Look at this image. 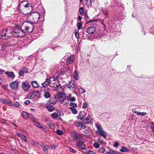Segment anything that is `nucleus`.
I'll list each match as a JSON object with an SVG mask.
<instances>
[{
    "instance_id": "1",
    "label": "nucleus",
    "mask_w": 154,
    "mask_h": 154,
    "mask_svg": "<svg viewBox=\"0 0 154 154\" xmlns=\"http://www.w3.org/2000/svg\"><path fill=\"white\" fill-rule=\"evenodd\" d=\"M40 18V15L37 12H32L27 17L28 22H25L22 25L21 29L25 30L29 32H32L34 28L32 23H36L38 22Z\"/></svg>"
},
{
    "instance_id": "2",
    "label": "nucleus",
    "mask_w": 154,
    "mask_h": 154,
    "mask_svg": "<svg viewBox=\"0 0 154 154\" xmlns=\"http://www.w3.org/2000/svg\"><path fill=\"white\" fill-rule=\"evenodd\" d=\"M11 34L13 36L23 37L25 35V32L20 29L19 27H16L15 28L14 31L11 32L8 31V29H5L2 30L1 33V36L4 39H8L10 36Z\"/></svg>"
},
{
    "instance_id": "3",
    "label": "nucleus",
    "mask_w": 154,
    "mask_h": 154,
    "mask_svg": "<svg viewBox=\"0 0 154 154\" xmlns=\"http://www.w3.org/2000/svg\"><path fill=\"white\" fill-rule=\"evenodd\" d=\"M20 5L24 6L23 11L22 12L23 14H27L30 13L33 9L31 4L28 3L26 1H23L20 4Z\"/></svg>"
},
{
    "instance_id": "4",
    "label": "nucleus",
    "mask_w": 154,
    "mask_h": 154,
    "mask_svg": "<svg viewBox=\"0 0 154 154\" xmlns=\"http://www.w3.org/2000/svg\"><path fill=\"white\" fill-rule=\"evenodd\" d=\"M96 127L97 128V134L98 135L102 136L104 138H106V134L103 130L101 125L99 124H96Z\"/></svg>"
},
{
    "instance_id": "5",
    "label": "nucleus",
    "mask_w": 154,
    "mask_h": 154,
    "mask_svg": "<svg viewBox=\"0 0 154 154\" xmlns=\"http://www.w3.org/2000/svg\"><path fill=\"white\" fill-rule=\"evenodd\" d=\"M57 99L56 96H54L53 98L49 99L47 102V104L48 105H51L54 106L57 101Z\"/></svg>"
},
{
    "instance_id": "6",
    "label": "nucleus",
    "mask_w": 154,
    "mask_h": 154,
    "mask_svg": "<svg viewBox=\"0 0 154 154\" xmlns=\"http://www.w3.org/2000/svg\"><path fill=\"white\" fill-rule=\"evenodd\" d=\"M21 86L22 88L24 91L28 90L30 87L29 84L28 82H23L21 84Z\"/></svg>"
},
{
    "instance_id": "7",
    "label": "nucleus",
    "mask_w": 154,
    "mask_h": 154,
    "mask_svg": "<svg viewBox=\"0 0 154 154\" xmlns=\"http://www.w3.org/2000/svg\"><path fill=\"white\" fill-rule=\"evenodd\" d=\"M10 86L11 89L13 90H16L18 87V83L16 81L14 82H13L10 83Z\"/></svg>"
},
{
    "instance_id": "8",
    "label": "nucleus",
    "mask_w": 154,
    "mask_h": 154,
    "mask_svg": "<svg viewBox=\"0 0 154 154\" xmlns=\"http://www.w3.org/2000/svg\"><path fill=\"white\" fill-rule=\"evenodd\" d=\"M21 115L23 117V118L25 119H26L29 118L33 119L34 117L31 114H29L27 113L24 112H22Z\"/></svg>"
},
{
    "instance_id": "9",
    "label": "nucleus",
    "mask_w": 154,
    "mask_h": 154,
    "mask_svg": "<svg viewBox=\"0 0 154 154\" xmlns=\"http://www.w3.org/2000/svg\"><path fill=\"white\" fill-rule=\"evenodd\" d=\"M96 31V29L93 26H90L87 28L86 31L89 34H92Z\"/></svg>"
},
{
    "instance_id": "10",
    "label": "nucleus",
    "mask_w": 154,
    "mask_h": 154,
    "mask_svg": "<svg viewBox=\"0 0 154 154\" xmlns=\"http://www.w3.org/2000/svg\"><path fill=\"white\" fill-rule=\"evenodd\" d=\"M76 145L80 149H84L85 147V144L82 141H79L76 143Z\"/></svg>"
},
{
    "instance_id": "11",
    "label": "nucleus",
    "mask_w": 154,
    "mask_h": 154,
    "mask_svg": "<svg viewBox=\"0 0 154 154\" xmlns=\"http://www.w3.org/2000/svg\"><path fill=\"white\" fill-rule=\"evenodd\" d=\"M74 57L73 55H71L66 60V62L67 64H72L73 61Z\"/></svg>"
},
{
    "instance_id": "12",
    "label": "nucleus",
    "mask_w": 154,
    "mask_h": 154,
    "mask_svg": "<svg viewBox=\"0 0 154 154\" xmlns=\"http://www.w3.org/2000/svg\"><path fill=\"white\" fill-rule=\"evenodd\" d=\"M28 72V70L27 68L26 67H24L20 70L19 73V75L20 76H22L23 75L24 73H27Z\"/></svg>"
},
{
    "instance_id": "13",
    "label": "nucleus",
    "mask_w": 154,
    "mask_h": 154,
    "mask_svg": "<svg viewBox=\"0 0 154 154\" xmlns=\"http://www.w3.org/2000/svg\"><path fill=\"white\" fill-rule=\"evenodd\" d=\"M67 85L68 86V88L70 90L72 91H74L76 88L75 86L73 85L72 83H71V82L69 83L68 84L66 83Z\"/></svg>"
},
{
    "instance_id": "14",
    "label": "nucleus",
    "mask_w": 154,
    "mask_h": 154,
    "mask_svg": "<svg viewBox=\"0 0 154 154\" xmlns=\"http://www.w3.org/2000/svg\"><path fill=\"white\" fill-rule=\"evenodd\" d=\"M73 137L74 139L77 141H80L82 140V138L80 134H75L74 135Z\"/></svg>"
},
{
    "instance_id": "15",
    "label": "nucleus",
    "mask_w": 154,
    "mask_h": 154,
    "mask_svg": "<svg viewBox=\"0 0 154 154\" xmlns=\"http://www.w3.org/2000/svg\"><path fill=\"white\" fill-rule=\"evenodd\" d=\"M55 89L58 93H59L60 92H62L63 91V88L60 85V84L59 85H56Z\"/></svg>"
},
{
    "instance_id": "16",
    "label": "nucleus",
    "mask_w": 154,
    "mask_h": 154,
    "mask_svg": "<svg viewBox=\"0 0 154 154\" xmlns=\"http://www.w3.org/2000/svg\"><path fill=\"white\" fill-rule=\"evenodd\" d=\"M46 107L50 112L53 111L55 109V108L53 106L48 105L47 104H46Z\"/></svg>"
},
{
    "instance_id": "17",
    "label": "nucleus",
    "mask_w": 154,
    "mask_h": 154,
    "mask_svg": "<svg viewBox=\"0 0 154 154\" xmlns=\"http://www.w3.org/2000/svg\"><path fill=\"white\" fill-rule=\"evenodd\" d=\"M5 74L9 77H10L12 78H14L15 75L13 72H5Z\"/></svg>"
},
{
    "instance_id": "18",
    "label": "nucleus",
    "mask_w": 154,
    "mask_h": 154,
    "mask_svg": "<svg viewBox=\"0 0 154 154\" xmlns=\"http://www.w3.org/2000/svg\"><path fill=\"white\" fill-rule=\"evenodd\" d=\"M35 97L33 91L30 92L27 95V97L28 99H31Z\"/></svg>"
},
{
    "instance_id": "19",
    "label": "nucleus",
    "mask_w": 154,
    "mask_h": 154,
    "mask_svg": "<svg viewBox=\"0 0 154 154\" xmlns=\"http://www.w3.org/2000/svg\"><path fill=\"white\" fill-rule=\"evenodd\" d=\"M49 90H48L44 93V96L45 98H48L51 97V94L49 92Z\"/></svg>"
},
{
    "instance_id": "20",
    "label": "nucleus",
    "mask_w": 154,
    "mask_h": 154,
    "mask_svg": "<svg viewBox=\"0 0 154 154\" xmlns=\"http://www.w3.org/2000/svg\"><path fill=\"white\" fill-rule=\"evenodd\" d=\"M31 83L32 85L34 88H37L39 86L38 84L36 81H33L31 82Z\"/></svg>"
},
{
    "instance_id": "21",
    "label": "nucleus",
    "mask_w": 154,
    "mask_h": 154,
    "mask_svg": "<svg viewBox=\"0 0 154 154\" xmlns=\"http://www.w3.org/2000/svg\"><path fill=\"white\" fill-rule=\"evenodd\" d=\"M33 91L35 97L37 96L38 97H40V93L38 91Z\"/></svg>"
},
{
    "instance_id": "22",
    "label": "nucleus",
    "mask_w": 154,
    "mask_h": 154,
    "mask_svg": "<svg viewBox=\"0 0 154 154\" xmlns=\"http://www.w3.org/2000/svg\"><path fill=\"white\" fill-rule=\"evenodd\" d=\"M49 90L48 88L46 86H43L40 89L41 92H43L44 93L45 92Z\"/></svg>"
},
{
    "instance_id": "23",
    "label": "nucleus",
    "mask_w": 154,
    "mask_h": 154,
    "mask_svg": "<svg viewBox=\"0 0 154 154\" xmlns=\"http://www.w3.org/2000/svg\"><path fill=\"white\" fill-rule=\"evenodd\" d=\"M51 117L54 119H55L57 118L58 117V114L56 111L55 112L51 114Z\"/></svg>"
},
{
    "instance_id": "24",
    "label": "nucleus",
    "mask_w": 154,
    "mask_h": 154,
    "mask_svg": "<svg viewBox=\"0 0 154 154\" xmlns=\"http://www.w3.org/2000/svg\"><path fill=\"white\" fill-rule=\"evenodd\" d=\"M120 151L122 152H128L129 150L125 146H123L122 147V149H120Z\"/></svg>"
},
{
    "instance_id": "25",
    "label": "nucleus",
    "mask_w": 154,
    "mask_h": 154,
    "mask_svg": "<svg viewBox=\"0 0 154 154\" xmlns=\"http://www.w3.org/2000/svg\"><path fill=\"white\" fill-rule=\"evenodd\" d=\"M69 109L71 110L72 113L74 114H76L77 112V110L75 108L72 107H69Z\"/></svg>"
},
{
    "instance_id": "26",
    "label": "nucleus",
    "mask_w": 154,
    "mask_h": 154,
    "mask_svg": "<svg viewBox=\"0 0 154 154\" xmlns=\"http://www.w3.org/2000/svg\"><path fill=\"white\" fill-rule=\"evenodd\" d=\"M78 74L77 73V72L76 71H75L74 72V74H73V77L75 80H77L78 79Z\"/></svg>"
},
{
    "instance_id": "27",
    "label": "nucleus",
    "mask_w": 154,
    "mask_h": 154,
    "mask_svg": "<svg viewBox=\"0 0 154 154\" xmlns=\"http://www.w3.org/2000/svg\"><path fill=\"white\" fill-rule=\"evenodd\" d=\"M83 122L85 124H88L90 122V120L88 118H87L83 120Z\"/></svg>"
},
{
    "instance_id": "28",
    "label": "nucleus",
    "mask_w": 154,
    "mask_h": 154,
    "mask_svg": "<svg viewBox=\"0 0 154 154\" xmlns=\"http://www.w3.org/2000/svg\"><path fill=\"white\" fill-rule=\"evenodd\" d=\"M86 4L88 7L91 5V0H86Z\"/></svg>"
},
{
    "instance_id": "29",
    "label": "nucleus",
    "mask_w": 154,
    "mask_h": 154,
    "mask_svg": "<svg viewBox=\"0 0 154 154\" xmlns=\"http://www.w3.org/2000/svg\"><path fill=\"white\" fill-rule=\"evenodd\" d=\"M59 95H60V97H63V98H65L66 97V94L65 93H63L62 92H60L59 93Z\"/></svg>"
},
{
    "instance_id": "30",
    "label": "nucleus",
    "mask_w": 154,
    "mask_h": 154,
    "mask_svg": "<svg viewBox=\"0 0 154 154\" xmlns=\"http://www.w3.org/2000/svg\"><path fill=\"white\" fill-rule=\"evenodd\" d=\"M6 104L10 106H13V104L12 103V102L8 99L6 100Z\"/></svg>"
},
{
    "instance_id": "31",
    "label": "nucleus",
    "mask_w": 154,
    "mask_h": 154,
    "mask_svg": "<svg viewBox=\"0 0 154 154\" xmlns=\"http://www.w3.org/2000/svg\"><path fill=\"white\" fill-rule=\"evenodd\" d=\"M84 117L82 115L81 113H80L78 116L77 118L79 119H80L81 120H82L84 118Z\"/></svg>"
},
{
    "instance_id": "32",
    "label": "nucleus",
    "mask_w": 154,
    "mask_h": 154,
    "mask_svg": "<svg viewBox=\"0 0 154 154\" xmlns=\"http://www.w3.org/2000/svg\"><path fill=\"white\" fill-rule=\"evenodd\" d=\"M37 124L35 125L37 127L42 129L43 128V126L40 125V123L38 122V123H36Z\"/></svg>"
},
{
    "instance_id": "33",
    "label": "nucleus",
    "mask_w": 154,
    "mask_h": 154,
    "mask_svg": "<svg viewBox=\"0 0 154 154\" xmlns=\"http://www.w3.org/2000/svg\"><path fill=\"white\" fill-rule=\"evenodd\" d=\"M57 134L60 135H61L63 134V132L61 130H57L56 131Z\"/></svg>"
},
{
    "instance_id": "34",
    "label": "nucleus",
    "mask_w": 154,
    "mask_h": 154,
    "mask_svg": "<svg viewBox=\"0 0 154 154\" xmlns=\"http://www.w3.org/2000/svg\"><path fill=\"white\" fill-rule=\"evenodd\" d=\"M56 112H57V114H58V116H61L62 115H63V113L62 112L59 110H57L56 111Z\"/></svg>"
},
{
    "instance_id": "35",
    "label": "nucleus",
    "mask_w": 154,
    "mask_h": 154,
    "mask_svg": "<svg viewBox=\"0 0 154 154\" xmlns=\"http://www.w3.org/2000/svg\"><path fill=\"white\" fill-rule=\"evenodd\" d=\"M150 128L152 130V131H154V122H152L150 123Z\"/></svg>"
},
{
    "instance_id": "36",
    "label": "nucleus",
    "mask_w": 154,
    "mask_h": 154,
    "mask_svg": "<svg viewBox=\"0 0 154 154\" xmlns=\"http://www.w3.org/2000/svg\"><path fill=\"white\" fill-rule=\"evenodd\" d=\"M79 12L82 15L84 14V8L83 7H81L79 9Z\"/></svg>"
},
{
    "instance_id": "37",
    "label": "nucleus",
    "mask_w": 154,
    "mask_h": 154,
    "mask_svg": "<svg viewBox=\"0 0 154 154\" xmlns=\"http://www.w3.org/2000/svg\"><path fill=\"white\" fill-rule=\"evenodd\" d=\"M105 151V149L102 147L100 148L98 150V151L101 153L104 152Z\"/></svg>"
},
{
    "instance_id": "38",
    "label": "nucleus",
    "mask_w": 154,
    "mask_h": 154,
    "mask_svg": "<svg viewBox=\"0 0 154 154\" xmlns=\"http://www.w3.org/2000/svg\"><path fill=\"white\" fill-rule=\"evenodd\" d=\"M20 105V103L18 102H16L14 104H13V106H14L16 107H19Z\"/></svg>"
},
{
    "instance_id": "39",
    "label": "nucleus",
    "mask_w": 154,
    "mask_h": 154,
    "mask_svg": "<svg viewBox=\"0 0 154 154\" xmlns=\"http://www.w3.org/2000/svg\"><path fill=\"white\" fill-rule=\"evenodd\" d=\"M77 28L78 29H80L82 28V24L80 23H77Z\"/></svg>"
},
{
    "instance_id": "40",
    "label": "nucleus",
    "mask_w": 154,
    "mask_h": 154,
    "mask_svg": "<svg viewBox=\"0 0 154 154\" xmlns=\"http://www.w3.org/2000/svg\"><path fill=\"white\" fill-rule=\"evenodd\" d=\"M69 105L71 106H72V107L73 108L76 107L77 106V105L74 103H69Z\"/></svg>"
},
{
    "instance_id": "41",
    "label": "nucleus",
    "mask_w": 154,
    "mask_h": 154,
    "mask_svg": "<svg viewBox=\"0 0 154 154\" xmlns=\"http://www.w3.org/2000/svg\"><path fill=\"white\" fill-rule=\"evenodd\" d=\"M94 146L97 148H99L100 147V145L99 144L97 143H94L93 144Z\"/></svg>"
},
{
    "instance_id": "42",
    "label": "nucleus",
    "mask_w": 154,
    "mask_h": 154,
    "mask_svg": "<svg viewBox=\"0 0 154 154\" xmlns=\"http://www.w3.org/2000/svg\"><path fill=\"white\" fill-rule=\"evenodd\" d=\"M43 150L45 152H48V147L47 146H45L42 148Z\"/></svg>"
},
{
    "instance_id": "43",
    "label": "nucleus",
    "mask_w": 154,
    "mask_h": 154,
    "mask_svg": "<svg viewBox=\"0 0 154 154\" xmlns=\"http://www.w3.org/2000/svg\"><path fill=\"white\" fill-rule=\"evenodd\" d=\"M21 138L22 140H23L25 142H27V140L26 137L23 134V136L21 137Z\"/></svg>"
},
{
    "instance_id": "44",
    "label": "nucleus",
    "mask_w": 154,
    "mask_h": 154,
    "mask_svg": "<svg viewBox=\"0 0 154 154\" xmlns=\"http://www.w3.org/2000/svg\"><path fill=\"white\" fill-rule=\"evenodd\" d=\"M7 99H0V102H2L3 103H6V101Z\"/></svg>"
},
{
    "instance_id": "45",
    "label": "nucleus",
    "mask_w": 154,
    "mask_h": 154,
    "mask_svg": "<svg viewBox=\"0 0 154 154\" xmlns=\"http://www.w3.org/2000/svg\"><path fill=\"white\" fill-rule=\"evenodd\" d=\"M88 107V104L86 102L83 103L82 105V107L83 108H85Z\"/></svg>"
},
{
    "instance_id": "46",
    "label": "nucleus",
    "mask_w": 154,
    "mask_h": 154,
    "mask_svg": "<svg viewBox=\"0 0 154 154\" xmlns=\"http://www.w3.org/2000/svg\"><path fill=\"white\" fill-rule=\"evenodd\" d=\"M49 83L48 82H44L42 83V86H46L48 85Z\"/></svg>"
},
{
    "instance_id": "47",
    "label": "nucleus",
    "mask_w": 154,
    "mask_h": 154,
    "mask_svg": "<svg viewBox=\"0 0 154 154\" xmlns=\"http://www.w3.org/2000/svg\"><path fill=\"white\" fill-rule=\"evenodd\" d=\"M32 144H33V145H34L35 146H37L38 145H39L40 146H41L39 144L37 143V142H36L35 141H33L32 143Z\"/></svg>"
},
{
    "instance_id": "48",
    "label": "nucleus",
    "mask_w": 154,
    "mask_h": 154,
    "mask_svg": "<svg viewBox=\"0 0 154 154\" xmlns=\"http://www.w3.org/2000/svg\"><path fill=\"white\" fill-rule=\"evenodd\" d=\"M82 123L79 122H78L76 123V125L78 127H79L80 126H81Z\"/></svg>"
},
{
    "instance_id": "49",
    "label": "nucleus",
    "mask_w": 154,
    "mask_h": 154,
    "mask_svg": "<svg viewBox=\"0 0 154 154\" xmlns=\"http://www.w3.org/2000/svg\"><path fill=\"white\" fill-rule=\"evenodd\" d=\"M79 90L81 92V94H82L84 93H85V89H83V88H80L79 89Z\"/></svg>"
},
{
    "instance_id": "50",
    "label": "nucleus",
    "mask_w": 154,
    "mask_h": 154,
    "mask_svg": "<svg viewBox=\"0 0 154 154\" xmlns=\"http://www.w3.org/2000/svg\"><path fill=\"white\" fill-rule=\"evenodd\" d=\"M75 98L74 97H71L70 98L69 100L73 102L75 101Z\"/></svg>"
},
{
    "instance_id": "51",
    "label": "nucleus",
    "mask_w": 154,
    "mask_h": 154,
    "mask_svg": "<svg viewBox=\"0 0 154 154\" xmlns=\"http://www.w3.org/2000/svg\"><path fill=\"white\" fill-rule=\"evenodd\" d=\"M88 154H96V153L90 150L88 152Z\"/></svg>"
},
{
    "instance_id": "52",
    "label": "nucleus",
    "mask_w": 154,
    "mask_h": 154,
    "mask_svg": "<svg viewBox=\"0 0 154 154\" xmlns=\"http://www.w3.org/2000/svg\"><path fill=\"white\" fill-rule=\"evenodd\" d=\"M110 151L111 154H117V152L114 150H110Z\"/></svg>"
},
{
    "instance_id": "53",
    "label": "nucleus",
    "mask_w": 154,
    "mask_h": 154,
    "mask_svg": "<svg viewBox=\"0 0 154 154\" xmlns=\"http://www.w3.org/2000/svg\"><path fill=\"white\" fill-rule=\"evenodd\" d=\"M98 140L100 142V143L101 144L104 143V141L100 138H98Z\"/></svg>"
},
{
    "instance_id": "54",
    "label": "nucleus",
    "mask_w": 154,
    "mask_h": 154,
    "mask_svg": "<svg viewBox=\"0 0 154 154\" xmlns=\"http://www.w3.org/2000/svg\"><path fill=\"white\" fill-rule=\"evenodd\" d=\"M29 101L28 100H26L24 102V104L25 105H27L29 103Z\"/></svg>"
},
{
    "instance_id": "55",
    "label": "nucleus",
    "mask_w": 154,
    "mask_h": 154,
    "mask_svg": "<svg viewBox=\"0 0 154 154\" xmlns=\"http://www.w3.org/2000/svg\"><path fill=\"white\" fill-rule=\"evenodd\" d=\"M75 35L76 37L78 38L79 37V33L78 32H75Z\"/></svg>"
},
{
    "instance_id": "56",
    "label": "nucleus",
    "mask_w": 154,
    "mask_h": 154,
    "mask_svg": "<svg viewBox=\"0 0 154 154\" xmlns=\"http://www.w3.org/2000/svg\"><path fill=\"white\" fill-rule=\"evenodd\" d=\"M119 145V144L118 142H116L115 143L114 145V146L115 147H117Z\"/></svg>"
},
{
    "instance_id": "57",
    "label": "nucleus",
    "mask_w": 154,
    "mask_h": 154,
    "mask_svg": "<svg viewBox=\"0 0 154 154\" xmlns=\"http://www.w3.org/2000/svg\"><path fill=\"white\" fill-rule=\"evenodd\" d=\"M147 113L146 112H141L140 115L142 116H144L146 115Z\"/></svg>"
},
{
    "instance_id": "58",
    "label": "nucleus",
    "mask_w": 154,
    "mask_h": 154,
    "mask_svg": "<svg viewBox=\"0 0 154 154\" xmlns=\"http://www.w3.org/2000/svg\"><path fill=\"white\" fill-rule=\"evenodd\" d=\"M97 21V20H89V21L87 23H92V22H95V21Z\"/></svg>"
},
{
    "instance_id": "59",
    "label": "nucleus",
    "mask_w": 154,
    "mask_h": 154,
    "mask_svg": "<svg viewBox=\"0 0 154 154\" xmlns=\"http://www.w3.org/2000/svg\"><path fill=\"white\" fill-rule=\"evenodd\" d=\"M17 134L18 137H21L23 136V134L20 133H17Z\"/></svg>"
},
{
    "instance_id": "60",
    "label": "nucleus",
    "mask_w": 154,
    "mask_h": 154,
    "mask_svg": "<svg viewBox=\"0 0 154 154\" xmlns=\"http://www.w3.org/2000/svg\"><path fill=\"white\" fill-rule=\"evenodd\" d=\"M69 150L71 152H72L73 153L75 152V151H74V149L72 148H69Z\"/></svg>"
},
{
    "instance_id": "61",
    "label": "nucleus",
    "mask_w": 154,
    "mask_h": 154,
    "mask_svg": "<svg viewBox=\"0 0 154 154\" xmlns=\"http://www.w3.org/2000/svg\"><path fill=\"white\" fill-rule=\"evenodd\" d=\"M132 111L134 113H137V111L135 109H132Z\"/></svg>"
},
{
    "instance_id": "62",
    "label": "nucleus",
    "mask_w": 154,
    "mask_h": 154,
    "mask_svg": "<svg viewBox=\"0 0 154 154\" xmlns=\"http://www.w3.org/2000/svg\"><path fill=\"white\" fill-rule=\"evenodd\" d=\"M85 18L86 19H89V17H88V14H87V13L85 14Z\"/></svg>"
},
{
    "instance_id": "63",
    "label": "nucleus",
    "mask_w": 154,
    "mask_h": 154,
    "mask_svg": "<svg viewBox=\"0 0 154 154\" xmlns=\"http://www.w3.org/2000/svg\"><path fill=\"white\" fill-rule=\"evenodd\" d=\"M81 128L83 129H85L86 128V126L85 125H83L82 123L81 125Z\"/></svg>"
},
{
    "instance_id": "64",
    "label": "nucleus",
    "mask_w": 154,
    "mask_h": 154,
    "mask_svg": "<svg viewBox=\"0 0 154 154\" xmlns=\"http://www.w3.org/2000/svg\"><path fill=\"white\" fill-rule=\"evenodd\" d=\"M105 154H111V153L110 150L109 151L106 152Z\"/></svg>"
}]
</instances>
